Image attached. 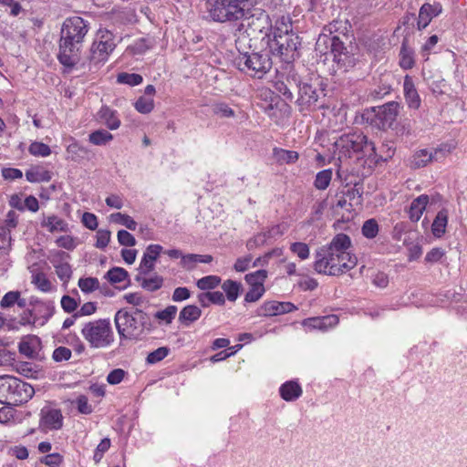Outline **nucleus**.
I'll return each instance as SVG.
<instances>
[{"label":"nucleus","instance_id":"obj_37","mask_svg":"<svg viewBox=\"0 0 467 467\" xmlns=\"http://www.w3.org/2000/svg\"><path fill=\"white\" fill-rule=\"evenodd\" d=\"M414 63L413 51L403 42L400 51V66L403 69H410L414 66Z\"/></svg>","mask_w":467,"mask_h":467},{"label":"nucleus","instance_id":"obj_2","mask_svg":"<svg viewBox=\"0 0 467 467\" xmlns=\"http://www.w3.org/2000/svg\"><path fill=\"white\" fill-rule=\"evenodd\" d=\"M88 30V22L80 16L68 17L64 21L57 55L63 66L71 68L79 61L82 43Z\"/></svg>","mask_w":467,"mask_h":467},{"label":"nucleus","instance_id":"obj_24","mask_svg":"<svg viewBox=\"0 0 467 467\" xmlns=\"http://www.w3.org/2000/svg\"><path fill=\"white\" fill-rule=\"evenodd\" d=\"M301 386L294 380L287 381L281 385L279 389L280 396L285 401H294L302 395Z\"/></svg>","mask_w":467,"mask_h":467},{"label":"nucleus","instance_id":"obj_20","mask_svg":"<svg viewBox=\"0 0 467 467\" xmlns=\"http://www.w3.org/2000/svg\"><path fill=\"white\" fill-rule=\"evenodd\" d=\"M41 227L45 228L51 234L55 233H67L69 231V224L57 215L51 214L43 216L41 220Z\"/></svg>","mask_w":467,"mask_h":467},{"label":"nucleus","instance_id":"obj_16","mask_svg":"<svg viewBox=\"0 0 467 467\" xmlns=\"http://www.w3.org/2000/svg\"><path fill=\"white\" fill-rule=\"evenodd\" d=\"M163 248L160 244H150L143 254V257L140 264V274L148 275L151 271L154 270V262L157 260Z\"/></svg>","mask_w":467,"mask_h":467},{"label":"nucleus","instance_id":"obj_27","mask_svg":"<svg viewBox=\"0 0 467 467\" xmlns=\"http://www.w3.org/2000/svg\"><path fill=\"white\" fill-rule=\"evenodd\" d=\"M202 310L195 305L184 306L179 314V322L184 327H189L192 323L200 318Z\"/></svg>","mask_w":467,"mask_h":467},{"label":"nucleus","instance_id":"obj_38","mask_svg":"<svg viewBox=\"0 0 467 467\" xmlns=\"http://www.w3.org/2000/svg\"><path fill=\"white\" fill-rule=\"evenodd\" d=\"M88 140L94 145H106L113 140V135L106 130H98L89 134Z\"/></svg>","mask_w":467,"mask_h":467},{"label":"nucleus","instance_id":"obj_35","mask_svg":"<svg viewBox=\"0 0 467 467\" xmlns=\"http://www.w3.org/2000/svg\"><path fill=\"white\" fill-rule=\"evenodd\" d=\"M109 221L110 223L120 224L128 228L129 230L135 231L137 228V223L131 218L130 215L121 213H114L109 216Z\"/></svg>","mask_w":467,"mask_h":467},{"label":"nucleus","instance_id":"obj_33","mask_svg":"<svg viewBox=\"0 0 467 467\" xmlns=\"http://www.w3.org/2000/svg\"><path fill=\"white\" fill-rule=\"evenodd\" d=\"M31 283L40 291L44 293L51 292L55 289L51 281L43 272H35L31 276Z\"/></svg>","mask_w":467,"mask_h":467},{"label":"nucleus","instance_id":"obj_10","mask_svg":"<svg viewBox=\"0 0 467 467\" xmlns=\"http://www.w3.org/2000/svg\"><path fill=\"white\" fill-rule=\"evenodd\" d=\"M237 67L244 73L261 78L272 67L267 56L258 53L241 54L235 58Z\"/></svg>","mask_w":467,"mask_h":467},{"label":"nucleus","instance_id":"obj_15","mask_svg":"<svg viewBox=\"0 0 467 467\" xmlns=\"http://www.w3.org/2000/svg\"><path fill=\"white\" fill-rule=\"evenodd\" d=\"M339 322L337 315H328L324 317H309L303 320L302 325L307 331L318 329L327 331L335 327Z\"/></svg>","mask_w":467,"mask_h":467},{"label":"nucleus","instance_id":"obj_48","mask_svg":"<svg viewBox=\"0 0 467 467\" xmlns=\"http://www.w3.org/2000/svg\"><path fill=\"white\" fill-rule=\"evenodd\" d=\"M270 241L265 232L258 233L254 237L250 238L246 243L248 250H254L258 247L264 246L269 244Z\"/></svg>","mask_w":467,"mask_h":467},{"label":"nucleus","instance_id":"obj_1","mask_svg":"<svg viewBox=\"0 0 467 467\" xmlns=\"http://www.w3.org/2000/svg\"><path fill=\"white\" fill-rule=\"evenodd\" d=\"M351 240L345 234H337L331 242L316 254L314 268L318 274L340 275L353 269L358 263L350 251Z\"/></svg>","mask_w":467,"mask_h":467},{"label":"nucleus","instance_id":"obj_46","mask_svg":"<svg viewBox=\"0 0 467 467\" xmlns=\"http://www.w3.org/2000/svg\"><path fill=\"white\" fill-rule=\"evenodd\" d=\"M128 272L121 267H113L107 273L109 281L112 284L121 283L128 279Z\"/></svg>","mask_w":467,"mask_h":467},{"label":"nucleus","instance_id":"obj_14","mask_svg":"<svg viewBox=\"0 0 467 467\" xmlns=\"http://www.w3.org/2000/svg\"><path fill=\"white\" fill-rule=\"evenodd\" d=\"M62 425L63 416L59 410L43 409L41 410L39 428L43 431H57L61 429Z\"/></svg>","mask_w":467,"mask_h":467},{"label":"nucleus","instance_id":"obj_39","mask_svg":"<svg viewBox=\"0 0 467 467\" xmlns=\"http://www.w3.org/2000/svg\"><path fill=\"white\" fill-rule=\"evenodd\" d=\"M332 174L333 172L331 169L323 170L317 172L314 182V186L320 191L326 190L331 182Z\"/></svg>","mask_w":467,"mask_h":467},{"label":"nucleus","instance_id":"obj_60","mask_svg":"<svg viewBox=\"0 0 467 467\" xmlns=\"http://www.w3.org/2000/svg\"><path fill=\"white\" fill-rule=\"evenodd\" d=\"M274 88L275 91H277L279 94H281L285 100L292 101L293 100V94L290 91L289 88L287 87V84L283 80H276L274 84Z\"/></svg>","mask_w":467,"mask_h":467},{"label":"nucleus","instance_id":"obj_26","mask_svg":"<svg viewBox=\"0 0 467 467\" xmlns=\"http://www.w3.org/2000/svg\"><path fill=\"white\" fill-rule=\"evenodd\" d=\"M54 314V306L50 301H36L33 308L30 310V316H34L35 319L47 320Z\"/></svg>","mask_w":467,"mask_h":467},{"label":"nucleus","instance_id":"obj_55","mask_svg":"<svg viewBox=\"0 0 467 467\" xmlns=\"http://www.w3.org/2000/svg\"><path fill=\"white\" fill-rule=\"evenodd\" d=\"M265 291V286H250V289L245 294L244 300L246 302H256L263 296Z\"/></svg>","mask_w":467,"mask_h":467},{"label":"nucleus","instance_id":"obj_45","mask_svg":"<svg viewBox=\"0 0 467 467\" xmlns=\"http://www.w3.org/2000/svg\"><path fill=\"white\" fill-rule=\"evenodd\" d=\"M78 285L80 290L86 294L92 293L99 287V282L95 277L80 278Z\"/></svg>","mask_w":467,"mask_h":467},{"label":"nucleus","instance_id":"obj_51","mask_svg":"<svg viewBox=\"0 0 467 467\" xmlns=\"http://www.w3.org/2000/svg\"><path fill=\"white\" fill-rule=\"evenodd\" d=\"M170 353V349L166 347H161L154 351L149 353L146 361L148 364H156L164 359Z\"/></svg>","mask_w":467,"mask_h":467},{"label":"nucleus","instance_id":"obj_32","mask_svg":"<svg viewBox=\"0 0 467 467\" xmlns=\"http://www.w3.org/2000/svg\"><path fill=\"white\" fill-rule=\"evenodd\" d=\"M137 281L142 288L150 292L160 289L163 285V278L158 275L138 276Z\"/></svg>","mask_w":467,"mask_h":467},{"label":"nucleus","instance_id":"obj_49","mask_svg":"<svg viewBox=\"0 0 467 467\" xmlns=\"http://www.w3.org/2000/svg\"><path fill=\"white\" fill-rule=\"evenodd\" d=\"M290 250L296 254L301 260H306L310 255V249L306 243L295 242L290 245Z\"/></svg>","mask_w":467,"mask_h":467},{"label":"nucleus","instance_id":"obj_56","mask_svg":"<svg viewBox=\"0 0 467 467\" xmlns=\"http://www.w3.org/2000/svg\"><path fill=\"white\" fill-rule=\"evenodd\" d=\"M110 235L111 234L109 230H99L96 234V247L99 249L106 248L110 241Z\"/></svg>","mask_w":467,"mask_h":467},{"label":"nucleus","instance_id":"obj_8","mask_svg":"<svg viewBox=\"0 0 467 467\" xmlns=\"http://www.w3.org/2000/svg\"><path fill=\"white\" fill-rule=\"evenodd\" d=\"M327 44H330L333 59L338 66L347 70L356 65L357 59L354 54L348 50L339 36L321 34L317 41V49L322 52L321 46H327Z\"/></svg>","mask_w":467,"mask_h":467},{"label":"nucleus","instance_id":"obj_12","mask_svg":"<svg viewBox=\"0 0 467 467\" xmlns=\"http://www.w3.org/2000/svg\"><path fill=\"white\" fill-rule=\"evenodd\" d=\"M47 258L53 265L57 277L63 283H67L72 276L71 265L67 262L70 255L61 250H51Z\"/></svg>","mask_w":467,"mask_h":467},{"label":"nucleus","instance_id":"obj_11","mask_svg":"<svg viewBox=\"0 0 467 467\" xmlns=\"http://www.w3.org/2000/svg\"><path fill=\"white\" fill-rule=\"evenodd\" d=\"M368 146L373 149L372 142H368L365 136L354 134L341 136L334 145L339 161L350 158L353 152L363 150Z\"/></svg>","mask_w":467,"mask_h":467},{"label":"nucleus","instance_id":"obj_18","mask_svg":"<svg viewBox=\"0 0 467 467\" xmlns=\"http://www.w3.org/2000/svg\"><path fill=\"white\" fill-rule=\"evenodd\" d=\"M296 309L295 306L289 302L268 301L264 303L258 309V315L264 317H273L289 313Z\"/></svg>","mask_w":467,"mask_h":467},{"label":"nucleus","instance_id":"obj_9","mask_svg":"<svg viewBox=\"0 0 467 467\" xmlns=\"http://www.w3.org/2000/svg\"><path fill=\"white\" fill-rule=\"evenodd\" d=\"M115 47L114 35L109 30L100 29L89 49L88 56L89 65L97 67L104 64Z\"/></svg>","mask_w":467,"mask_h":467},{"label":"nucleus","instance_id":"obj_4","mask_svg":"<svg viewBox=\"0 0 467 467\" xmlns=\"http://www.w3.org/2000/svg\"><path fill=\"white\" fill-rule=\"evenodd\" d=\"M114 322L120 339L137 340L144 333L147 315L139 309L132 313L120 309L115 314Z\"/></svg>","mask_w":467,"mask_h":467},{"label":"nucleus","instance_id":"obj_25","mask_svg":"<svg viewBox=\"0 0 467 467\" xmlns=\"http://www.w3.org/2000/svg\"><path fill=\"white\" fill-rule=\"evenodd\" d=\"M429 200L428 195L421 194L411 202L409 209V217L412 222H418L420 219Z\"/></svg>","mask_w":467,"mask_h":467},{"label":"nucleus","instance_id":"obj_3","mask_svg":"<svg viewBox=\"0 0 467 467\" xmlns=\"http://www.w3.org/2000/svg\"><path fill=\"white\" fill-rule=\"evenodd\" d=\"M205 10L211 20L219 23L246 19L254 16L250 5L241 0H206Z\"/></svg>","mask_w":467,"mask_h":467},{"label":"nucleus","instance_id":"obj_6","mask_svg":"<svg viewBox=\"0 0 467 467\" xmlns=\"http://www.w3.org/2000/svg\"><path fill=\"white\" fill-rule=\"evenodd\" d=\"M81 335L93 348H109L115 340L109 319H97L85 323L81 329Z\"/></svg>","mask_w":467,"mask_h":467},{"label":"nucleus","instance_id":"obj_17","mask_svg":"<svg viewBox=\"0 0 467 467\" xmlns=\"http://www.w3.org/2000/svg\"><path fill=\"white\" fill-rule=\"evenodd\" d=\"M298 99L297 103L303 107H310L315 105L318 100L321 90L313 84L306 82L300 83L298 86Z\"/></svg>","mask_w":467,"mask_h":467},{"label":"nucleus","instance_id":"obj_54","mask_svg":"<svg viewBox=\"0 0 467 467\" xmlns=\"http://www.w3.org/2000/svg\"><path fill=\"white\" fill-rule=\"evenodd\" d=\"M379 233V224L375 219L367 220L362 226V234L367 238H374Z\"/></svg>","mask_w":467,"mask_h":467},{"label":"nucleus","instance_id":"obj_63","mask_svg":"<svg viewBox=\"0 0 467 467\" xmlns=\"http://www.w3.org/2000/svg\"><path fill=\"white\" fill-rule=\"evenodd\" d=\"M252 255L239 257L234 263V270L237 272H245L252 265Z\"/></svg>","mask_w":467,"mask_h":467},{"label":"nucleus","instance_id":"obj_28","mask_svg":"<svg viewBox=\"0 0 467 467\" xmlns=\"http://www.w3.org/2000/svg\"><path fill=\"white\" fill-rule=\"evenodd\" d=\"M100 120L111 130H117L120 126V120L117 116V111L103 106L99 111Z\"/></svg>","mask_w":467,"mask_h":467},{"label":"nucleus","instance_id":"obj_29","mask_svg":"<svg viewBox=\"0 0 467 467\" xmlns=\"http://www.w3.org/2000/svg\"><path fill=\"white\" fill-rule=\"evenodd\" d=\"M390 78H392V76L390 73H385L379 77V83H378L377 87L374 88L370 93L372 98L380 99L390 92V90H391V84L389 83Z\"/></svg>","mask_w":467,"mask_h":467},{"label":"nucleus","instance_id":"obj_59","mask_svg":"<svg viewBox=\"0 0 467 467\" xmlns=\"http://www.w3.org/2000/svg\"><path fill=\"white\" fill-rule=\"evenodd\" d=\"M40 462L48 467H58L63 462V456L59 453H50L41 458Z\"/></svg>","mask_w":467,"mask_h":467},{"label":"nucleus","instance_id":"obj_5","mask_svg":"<svg viewBox=\"0 0 467 467\" xmlns=\"http://www.w3.org/2000/svg\"><path fill=\"white\" fill-rule=\"evenodd\" d=\"M34 388L12 376H0V403L19 405L28 401L34 395Z\"/></svg>","mask_w":467,"mask_h":467},{"label":"nucleus","instance_id":"obj_36","mask_svg":"<svg viewBox=\"0 0 467 467\" xmlns=\"http://www.w3.org/2000/svg\"><path fill=\"white\" fill-rule=\"evenodd\" d=\"M88 153V149L80 145L76 140H73V142L67 147V158L74 161H78L79 160L84 159Z\"/></svg>","mask_w":467,"mask_h":467},{"label":"nucleus","instance_id":"obj_7","mask_svg":"<svg viewBox=\"0 0 467 467\" xmlns=\"http://www.w3.org/2000/svg\"><path fill=\"white\" fill-rule=\"evenodd\" d=\"M293 30L292 21L289 16H278L272 28L273 39L269 42L270 48L281 56H288L296 49V42L289 34Z\"/></svg>","mask_w":467,"mask_h":467},{"label":"nucleus","instance_id":"obj_50","mask_svg":"<svg viewBox=\"0 0 467 467\" xmlns=\"http://www.w3.org/2000/svg\"><path fill=\"white\" fill-rule=\"evenodd\" d=\"M221 282L217 275H207L197 281V286L201 290H209L216 287Z\"/></svg>","mask_w":467,"mask_h":467},{"label":"nucleus","instance_id":"obj_23","mask_svg":"<svg viewBox=\"0 0 467 467\" xmlns=\"http://www.w3.org/2000/svg\"><path fill=\"white\" fill-rule=\"evenodd\" d=\"M441 12V8L440 5H431L430 4H424L419 12L418 17V28L423 29L425 28L431 19L438 16Z\"/></svg>","mask_w":467,"mask_h":467},{"label":"nucleus","instance_id":"obj_13","mask_svg":"<svg viewBox=\"0 0 467 467\" xmlns=\"http://www.w3.org/2000/svg\"><path fill=\"white\" fill-rule=\"evenodd\" d=\"M400 105L397 102H389L379 107L375 115V124L380 130H386L394 123L399 114Z\"/></svg>","mask_w":467,"mask_h":467},{"label":"nucleus","instance_id":"obj_53","mask_svg":"<svg viewBox=\"0 0 467 467\" xmlns=\"http://www.w3.org/2000/svg\"><path fill=\"white\" fill-rule=\"evenodd\" d=\"M18 224V215L13 210H10L4 220H0V226L11 233Z\"/></svg>","mask_w":467,"mask_h":467},{"label":"nucleus","instance_id":"obj_62","mask_svg":"<svg viewBox=\"0 0 467 467\" xmlns=\"http://www.w3.org/2000/svg\"><path fill=\"white\" fill-rule=\"evenodd\" d=\"M285 226L283 224H275L270 227L267 231H265V234L268 237L269 241L275 240L281 237L285 232Z\"/></svg>","mask_w":467,"mask_h":467},{"label":"nucleus","instance_id":"obj_44","mask_svg":"<svg viewBox=\"0 0 467 467\" xmlns=\"http://www.w3.org/2000/svg\"><path fill=\"white\" fill-rule=\"evenodd\" d=\"M55 243L57 246L68 251H73L78 244V238L73 237L72 235L69 234H65L57 237L55 240Z\"/></svg>","mask_w":467,"mask_h":467},{"label":"nucleus","instance_id":"obj_58","mask_svg":"<svg viewBox=\"0 0 467 467\" xmlns=\"http://www.w3.org/2000/svg\"><path fill=\"white\" fill-rule=\"evenodd\" d=\"M74 402L78 412L82 414H90L93 411L91 404L88 403V398L84 395H79Z\"/></svg>","mask_w":467,"mask_h":467},{"label":"nucleus","instance_id":"obj_42","mask_svg":"<svg viewBox=\"0 0 467 467\" xmlns=\"http://www.w3.org/2000/svg\"><path fill=\"white\" fill-rule=\"evenodd\" d=\"M267 277L266 270H257L254 273L247 274L244 277L250 286H264V283Z\"/></svg>","mask_w":467,"mask_h":467},{"label":"nucleus","instance_id":"obj_22","mask_svg":"<svg viewBox=\"0 0 467 467\" xmlns=\"http://www.w3.org/2000/svg\"><path fill=\"white\" fill-rule=\"evenodd\" d=\"M403 90L408 106L411 109H419L420 106V99L415 88L412 78L408 75L404 78Z\"/></svg>","mask_w":467,"mask_h":467},{"label":"nucleus","instance_id":"obj_41","mask_svg":"<svg viewBox=\"0 0 467 467\" xmlns=\"http://www.w3.org/2000/svg\"><path fill=\"white\" fill-rule=\"evenodd\" d=\"M136 110L141 114H148L154 109L153 98L141 96L134 103Z\"/></svg>","mask_w":467,"mask_h":467},{"label":"nucleus","instance_id":"obj_64","mask_svg":"<svg viewBox=\"0 0 467 467\" xmlns=\"http://www.w3.org/2000/svg\"><path fill=\"white\" fill-rule=\"evenodd\" d=\"M126 372L121 368H116L110 371L107 377V381L110 385H116L120 383L124 377Z\"/></svg>","mask_w":467,"mask_h":467},{"label":"nucleus","instance_id":"obj_47","mask_svg":"<svg viewBox=\"0 0 467 467\" xmlns=\"http://www.w3.org/2000/svg\"><path fill=\"white\" fill-rule=\"evenodd\" d=\"M143 78L140 75L135 73H120L117 77L118 83L127 84L130 86H137L142 82Z\"/></svg>","mask_w":467,"mask_h":467},{"label":"nucleus","instance_id":"obj_34","mask_svg":"<svg viewBox=\"0 0 467 467\" xmlns=\"http://www.w3.org/2000/svg\"><path fill=\"white\" fill-rule=\"evenodd\" d=\"M447 223H448L447 211L446 210L440 211L437 213V215L432 223V225H431L432 234L436 237H441L445 233Z\"/></svg>","mask_w":467,"mask_h":467},{"label":"nucleus","instance_id":"obj_52","mask_svg":"<svg viewBox=\"0 0 467 467\" xmlns=\"http://www.w3.org/2000/svg\"><path fill=\"white\" fill-rule=\"evenodd\" d=\"M177 314V306H169L165 309L161 311H158L155 314V317L161 321L165 322L166 324L171 323Z\"/></svg>","mask_w":467,"mask_h":467},{"label":"nucleus","instance_id":"obj_21","mask_svg":"<svg viewBox=\"0 0 467 467\" xmlns=\"http://www.w3.org/2000/svg\"><path fill=\"white\" fill-rule=\"evenodd\" d=\"M40 345L41 342L38 337L35 335H27L22 337L18 345V349L20 354L27 358H33L36 356L40 350Z\"/></svg>","mask_w":467,"mask_h":467},{"label":"nucleus","instance_id":"obj_30","mask_svg":"<svg viewBox=\"0 0 467 467\" xmlns=\"http://www.w3.org/2000/svg\"><path fill=\"white\" fill-rule=\"evenodd\" d=\"M275 160L279 164H292L298 160V153L295 150H288L281 148H275L273 150Z\"/></svg>","mask_w":467,"mask_h":467},{"label":"nucleus","instance_id":"obj_57","mask_svg":"<svg viewBox=\"0 0 467 467\" xmlns=\"http://www.w3.org/2000/svg\"><path fill=\"white\" fill-rule=\"evenodd\" d=\"M20 296L19 291H10L6 293L0 301L2 308H8L13 306L18 301Z\"/></svg>","mask_w":467,"mask_h":467},{"label":"nucleus","instance_id":"obj_43","mask_svg":"<svg viewBox=\"0 0 467 467\" xmlns=\"http://www.w3.org/2000/svg\"><path fill=\"white\" fill-rule=\"evenodd\" d=\"M28 152L36 157H47L51 154V150L43 142L34 141L29 145Z\"/></svg>","mask_w":467,"mask_h":467},{"label":"nucleus","instance_id":"obj_40","mask_svg":"<svg viewBox=\"0 0 467 467\" xmlns=\"http://www.w3.org/2000/svg\"><path fill=\"white\" fill-rule=\"evenodd\" d=\"M222 288L225 292L227 299L234 302L239 296L241 284L236 281L226 280L223 282Z\"/></svg>","mask_w":467,"mask_h":467},{"label":"nucleus","instance_id":"obj_31","mask_svg":"<svg viewBox=\"0 0 467 467\" xmlns=\"http://www.w3.org/2000/svg\"><path fill=\"white\" fill-rule=\"evenodd\" d=\"M26 178L29 182H49L52 176L49 171L36 166L26 171Z\"/></svg>","mask_w":467,"mask_h":467},{"label":"nucleus","instance_id":"obj_19","mask_svg":"<svg viewBox=\"0 0 467 467\" xmlns=\"http://www.w3.org/2000/svg\"><path fill=\"white\" fill-rule=\"evenodd\" d=\"M441 150H420L416 151L410 161L411 167L413 168H421L426 166L428 163L432 161L433 160H438L442 157Z\"/></svg>","mask_w":467,"mask_h":467},{"label":"nucleus","instance_id":"obj_61","mask_svg":"<svg viewBox=\"0 0 467 467\" xmlns=\"http://www.w3.org/2000/svg\"><path fill=\"white\" fill-rule=\"evenodd\" d=\"M118 241L121 245L124 246H134L136 244V239L134 236L126 230H119L117 234Z\"/></svg>","mask_w":467,"mask_h":467}]
</instances>
